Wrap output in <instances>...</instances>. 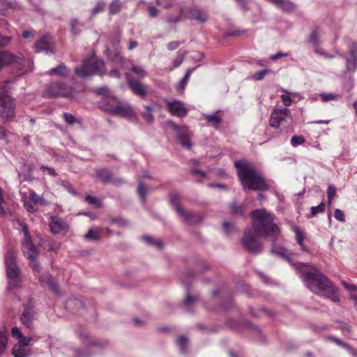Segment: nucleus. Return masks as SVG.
Instances as JSON below:
<instances>
[{
	"mask_svg": "<svg viewBox=\"0 0 357 357\" xmlns=\"http://www.w3.org/2000/svg\"><path fill=\"white\" fill-rule=\"evenodd\" d=\"M254 232L248 229L244 233L242 243L244 247L252 253H260L263 245L257 236L270 238L273 241L271 252L278 257L286 259L294 266L297 273L303 280L305 286L313 293L331 299L335 303L340 301L337 289L320 271L314 266L301 262L294 263L287 249L275 248V241L278 239L280 230L274 222L273 215L266 209H257L251 213Z\"/></svg>",
	"mask_w": 357,
	"mask_h": 357,
	"instance_id": "nucleus-1",
	"label": "nucleus"
},
{
	"mask_svg": "<svg viewBox=\"0 0 357 357\" xmlns=\"http://www.w3.org/2000/svg\"><path fill=\"white\" fill-rule=\"evenodd\" d=\"M235 167L237 169L238 178L244 189L252 190H266L268 187L255 165L243 160L236 161Z\"/></svg>",
	"mask_w": 357,
	"mask_h": 357,
	"instance_id": "nucleus-2",
	"label": "nucleus"
},
{
	"mask_svg": "<svg viewBox=\"0 0 357 357\" xmlns=\"http://www.w3.org/2000/svg\"><path fill=\"white\" fill-rule=\"evenodd\" d=\"M106 73V67L102 59L92 56L84 60L80 68H75V73L80 77L84 78L93 75H102Z\"/></svg>",
	"mask_w": 357,
	"mask_h": 357,
	"instance_id": "nucleus-3",
	"label": "nucleus"
},
{
	"mask_svg": "<svg viewBox=\"0 0 357 357\" xmlns=\"http://www.w3.org/2000/svg\"><path fill=\"white\" fill-rule=\"evenodd\" d=\"M16 250L10 249L5 254L6 273L9 279L7 291H10L17 287L20 283L19 268L16 264Z\"/></svg>",
	"mask_w": 357,
	"mask_h": 357,
	"instance_id": "nucleus-4",
	"label": "nucleus"
},
{
	"mask_svg": "<svg viewBox=\"0 0 357 357\" xmlns=\"http://www.w3.org/2000/svg\"><path fill=\"white\" fill-rule=\"evenodd\" d=\"M101 108L109 114L127 118L132 121L137 120V116L130 105L121 104L115 99H112L110 101L104 100Z\"/></svg>",
	"mask_w": 357,
	"mask_h": 357,
	"instance_id": "nucleus-5",
	"label": "nucleus"
},
{
	"mask_svg": "<svg viewBox=\"0 0 357 357\" xmlns=\"http://www.w3.org/2000/svg\"><path fill=\"white\" fill-rule=\"evenodd\" d=\"M293 122L289 109L287 107L274 108L271 114L269 125L276 129L289 128Z\"/></svg>",
	"mask_w": 357,
	"mask_h": 357,
	"instance_id": "nucleus-6",
	"label": "nucleus"
},
{
	"mask_svg": "<svg viewBox=\"0 0 357 357\" xmlns=\"http://www.w3.org/2000/svg\"><path fill=\"white\" fill-rule=\"evenodd\" d=\"M15 100L3 89L0 91V117L3 121H10L15 116Z\"/></svg>",
	"mask_w": 357,
	"mask_h": 357,
	"instance_id": "nucleus-7",
	"label": "nucleus"
},
{
	"mask_svg": "<svg viewBox=\"0 0 357 357\" xmlns=\"http://www.w3.org/2000/svg\"><path fill=\"white\" fill-rule=\"evenodd\" d=\"M43 96L45 98H70L72 96V89L64 82H54L46 86Z\"/></svg>",
	"mask_w": 357,
	"mask_h": 357,
	"instance_id": "nucleus-8",
	"label": "nucleus"
},
{
	"mask_svg": "<svg viewBox=\"0 0 357 357\" xmlns=\"http://www.w3.org/2000/svg\"><path fill=\"white\" fill-rule=\"evenodd\" d=\"M17 222L21 226L22 230L24 234V238L22 245V252L26 259L33 261L36 258L38 254V250L31 241V235L26 225L20 221H17Z\"/></svg>",
	"mask_w": 357,
	"mask_h": 357,
	"instance_id": "nucleus-9",
	"label": "nucleus"
},
{
	"mask_svg": "<svg viewBox=\"0 0 357 357\" xmlns=\"http://www.w3.org/2000/svg\"><path fill=\"white\" fill-rule=\"evenodd\" d=\"M20 61L26 63L28 64L26 67L24 66L21 68L22 73H24L32 70L31 62L29 61L24 60L21 57H17L13 54L8 51L0 52V70L5 66L10 65L14 63H20Z\"/></svg>",
	"mask_w": 357,
	"mask_h": 357,
	"instance_id": "nucleus-10",
	"label": "nucleus"
},
{
	"mask_svg": "<svg viewBox=\"0 0 357 357\" xmlns=\"http://www.w3.org/2000/svg\"><path fill=\"white\" fill-rule=\"evenodd\" d=\"M170 204L174 208L177 214L186 222L194 223L198 220L197 216L192 212H185L179 204V197L176 193H172L169 199Z\"/></svg>",
	"mask_w": 357,
	"mask_h": 357,
	"instance_id": "nucleus-11",
	"label": "nucleus"
},
{
	"mask_svg": "<svg viewBox=\"0 0 357 357\" xmlns=\"http://www.w3.org/2000/svg\"><path fill=\"white\" fill-rule=\"evenodd\" d=\"M36 312L31 300H29L24 305V310L20 316V321L29 329H33V321L36 319Z\"/></svg>",
	"mask_w": 357,
	"mask_h": 357,
	"instance_id": "nucleus-12",
	"label": "nucleus"
},
{
	"mask_svg": "<svg viewBox=\"0 0 357 357\" xmlns=\"http://www.w3.org/2000/svg\"><path fill=\"white\" fill-rule=\"evenodd\" d=\"M173 129L176 131L177 138L182 146L190 149L192 144L190 143V132L186 127H178L174 123H171Z\"/></svg>",
	"mask_w": 357,
	"mask_h": 357,
	"instance_id": "nucleus-13",
	"label": "nucleus"
},
{
	"mask_svg": "<svg viewBox=\"0 0 357 357\" xmlns=\"http://www.w3.org/2000/svg\"><path fill=\"white\" fill-rule=\"evenodd\" d=\"M128 85L135 95L144 98L146 95V87L138 79L132 77L128 73H126Z\"/></svg>",
	"mask_w": 357,
	"mask_h": 357,
	"instance_id": "nucleus-14",
	"label": "nucleus"
},
{
	"mask_svg": "<svg viewBox=\"0 0 357 357\" xmlns=\"http://www.w3.org/2000/svg\"><path fill=\"white\" fill-rule=\"evenodd\" d=\"M167 105L168 110L174 116L183 117L188 114V109L185 108L184 103L180 100L167 101Z\"/></svg>",
	"mask_w": 357,
	"mask_h": 357,
	"instance_id": "nucleus-15",
	"label": "nucleus"
},
{
	"mask_svg": "<svg viewBox=\"0 0 357 357\" xmlns=\"http://www.w3.org/2000/svg\"><path fill=\"white\" fill-rule=\"evenodd\" d=\"M35 52L37 53L45 52L47 54L53 53V44L51 37L48 35L43 36L34 44Z\"/></svg>",
	"mask_w": 357,
	"mask_h": 357,
	"instance_id": "nucleus-16",
	"label": "nucleus"
},
{
	"mask_svg": "<svg viewBox=\"0 0 357 357\" xmlns=\"http://www.w3.org/2000/svg\"><path fill=\"white\" fill-rule=\"evenodd\" d=\"M50 227L51 231L55 234L66 230L68 225L59 217H51L50 220Z\"/></svg>",
	"mask_w": 357,
	"mask_h": 357,
	"instance_id": "nucleus-17",
	"label": "nucleus"
},
{
	"mask_svg": "<svg viewBox=\"0 0 357 357\" xmlns=\"http://www.w3.org/2000/svg\"><path fill=\"white\" fill-rule=\"evenodd\" d=\"M97 177L104 183H108L112 181L114 185H119L123 182L121 178L112 179L111 172L107 169H101L97 170Z\"/></svg>",
	"mask_w": 357,
	"mask_h": 357,
	"instance_id": "nucleus-18",
	"label": "nucleus"
},
{
	"mask_svg": "<svg viewBox=\"0 0 357 357\" xmlns=\"http://www.w3.org/2000/svg\"><path fill=\"white\" fill-rule=\"evenodd\" d=\"M187 12L190 20H196L199 23H205L208 20V15L204 10L197 8H189Z\"/></svg>",
	"mask_w": 357,
	"mask_h": 357,
	"instance_id": "nucleus-19",
	"label": "nucleus"
},
{
	"mask_svg": "<svg viewBox=\"0 0 357 357\" xmlns=\"http://www.w3.org/2000/svg\"><path fill=\"white\" fill-rule=\"evenodd\" d=\"M76 334L79 337L82 344L86 346H96L98 344L97 341L93 337L89 336V333L84 328L77 329Z\"/></svg>",
	"mask_w": 357,
	"mask_h": 357,
	"instance_id": "nucleus-20",
	"label": "nucleus"
},
{
	"mask_svg": "<svg viewBox=\"0 0 357 357\" xmlns=\"http://www.w3.org/2000/svg\"><path fill=\"white\" fill-rule=\"evenodd\" d=\"M341 57L346 61L344 75L346 76L353 75L357 68V60L351 57L349 58L346 54H342Z\"/></svg>",
	"mask_w": 357,
	"mask_h": 357,
	"instance_id": "nucleus-21",
	"label": "nucleus"
},
{
	"mask_svg": "<svg viewBox=\"0 0 357 357\" xmlns=\"http://www.w3.org/2000/svg\"><path fill=\"white\" fill-rule=\"evenodd\" d=\"M39 281L43 285H47L56 294L59 293V288L56 282H54L52 276L48 273H44L39 276Z\"/></svg>",
	"mask_w": 357,
	"mask_h": 357,
	"instance_id": "nucleus-22",
	"label": "nucleus"
},
{
	"mask_svg": "<svg viewBox=\"0 0 357 357\" xmlns=\"http://www.w3.org/2000/svg\"><path fill=\"white\" fill-rule=\"evenodd\" d=\"M70 70L64 63H60L55 68H52L49 72V75H58L63 77H67L68 76Z\"/></svg>",
	"mask_w": 357,
	"mask_h": 357,
	"instance_id": "nucleus-23",
	"label": "nucleus"
},
{
	"mask_svg": "<svg viewBox=\"0 0 357 357\" xmlns=\"http://www.w3.org/2000/svg\"><path fill=\"white\" fill-rule=\"evenodd\" d=\"M102 229L98 227L90 229L84 235V238L87 241H97L101 238Z\"/></svg>",
	"mask_w": 357,
	"mask_h": 357,
	"instance_id": "nucleus-24",
	"label": "nucleus"
},
{
	"mask_svg": "<svg viewBox=\"0 0 357 357\" xmlns=\"http://www.w3.org/2000/svg\"><path fill=\"white\" fill-rule=\"evenodd\" d=\"M194 70H195V68H190L186 71L183 77L181 79L179 83H178V84L176 85V90L178 92H181V93L183 92L185 86L187 85L188 82H189L190 75L193 73Z\"/></svg>",
	"mask_w": 357,
	"mask_h": 357,
	"instance_id": "nucleus-25",
	"label": "nucleus"
},
{
	"mask_svg": "<svg viewBox=\"0 0 357 357\" xmlns=\"http://www.w3.org/2000/svg\"><path fill=\"white\" fill-rule=\"evenodd\" d=\"M187 54V52L184 50H179L177 52V55L176 58L172 61V65L169 68V70L172 71L181 66L183 63L185 56Z\"/></svg>",
	"mask_w": 357,
	"mask_h": 357,
	"instance_id": "nucleus-26",
	"label": "nucleus"
},
{
	"mask_svg": "<svg viewBox=\"0 0 357 357\" xmlns=\"http://www.w3.org/2000/svg\"><path fill=\"white\" fill-rule=\"evenodd\" d=\"M217 112L212 114H204V117L207 122L213 127L217 128L220 124L222 119L217 115Z\"/></svg>",
	"mask_w": 357,
	"mask_h": 357,
	"instance_id": "nucleus-27",
	"label": "nucleus"
},
{
	"mask_svg": "<svg viewBox=\"0 0 357 357\" xmlns=\"http://www.w3.org/2000/svg\"><path fill=\"white\" fill-rule=\"evenodd\" d=\"M188 342V338L185 335L179 336L176 339V345L183 354H186L188 352L187 346Z\"/></svg>",
	"mask_w": 357,
	"mask_h": 357,
	"instance_id": "nucleus-28",
	"label": "nucleus"
},
{
	"mask_svg": "<svg viewBox=\"0 0 357 357\" xmlns=\"http://www.w3.org/2000/svg\"><path fill=\"white\" fill-rule=\"evenodd\" d=\"M29 199L34 204L40 206H47L49 202L46 201L43 197L38 195L36 192L31 191L29 194Z\"/></svg>",
	"mask_w": 357,
	"mask_h": 357,
	"instance_id": "nucleus-29",
	"label": "nucleus"
},
{
	"mask_svg": "<svg viewBox=\"0 0 357 357\" xmlns=\"http://www.w3.org/2000/svg\"><path fill=\"white\" fill-rule=\"evenodd\" d=\"M8 343V332L5 328L0 331V356L4 352Z\"/></svg>",
	"mask_w": 357,
	"mask_h": 357,
	"instance_id": "nucleus-30",
	"label": "nucleus"
},
{
	"mask_svg": "<svg viewBox=\"0 0 357 357\" xmlns=\"http://www.w3.org/2000/svg\"><path fill=\"white\" fill-rule=\"evenodd\" d=\"M12 354L15 357H27L30 355V351L26 347L16 348V344L13 347Z\"/></svg>",
	"mask_w": 357,
	"mask_h": 357,
	"instance_id": "nucleus-31",
	"label": "nucleus"
},
{
	"mask_svg": "<svg viewBox=\"0 0 357 357\" xmlns=\"http://www.w3.org/2000/svg\"><path fill=\"white\" fill-rule=\"evenodd\" d=\"M122 8L121 0H113L109 6V13L111 15L118 14Z\"/></svg>",
	"mask_w": 357,
	"mask_h": 357,
	"instance_id": "nucleus-32",
	"label": "nucleus"
},
{
	"mask_svg": "<svg viewBox=\"0 0 357 357\" xmlns=\"http://www.w3.org/2000/svg\"><path fill=\"white\" fill-rule=\"evenodd\" d=\"M109 59L114 63L116 64L123 65L125 62L124 57L121 55L120 52L115 51L114 53H110L108 54Z\"/></svg>",
	"mask_w": 357,
	"mask_h": 357,
	"instance_id": "nucleus-33",
	"label": "nucleus"
},
{
	"mask_svg": "<svg viewBox=\"0 0 357 357\" xmlns=\"http://www.w3.org/2000/svg\"><path fill=\"white\" fill-rule=\"evenodd\" d=\"M131 71L137 75L139 78L143 79L147 76V72L140 66L132 65L130 68Z\"/></svg>",
	"mask_w": 357,
	"mask_h": 357,
	"instance_id": "nucleus-34",
	"label": "nucleus"
},
{
	"mask_svg": "<svg viewBox=\"0 0 357 357\" xmlns=\"http://www.w3.org/2000/svg\"><path fill=\"white\" fill-rule=\"evenodd\" d=\"M196 298L192 297L190 295V294L188 292L186 295V298L183 301V305L185 308V310L187 312H191L192 311V307L195 303Z\"/></svg>",
	"mask_w": 357,
	"mask_h": 357,
	"instance_id": "nucleus-35",
	"label": "nucleus"
},
{
	"mask_svg": "<svg viewBox=\"0 0 357 357\" xmlns=\"http://www.w3.org/2000/svg\"><path fill=\"white\" fill-rule=\"evenodd\" d=\"M144 108L145 111L142 113V117L146 121L151 123L154 119L153 109L150 105H146L144 106Z\"/></svg>",
	"mask_w": 357,
	"mask_h": 357,
	"instance_id": "nucleus-36",
	"label": "nucleus"
},
{
	"mask_svg": "<svg viewBox=\"0 0 357 357\" xmlns=\"http://www.w3.org/2000/svg\"><path fill=\"white\" fill-rule=\"evenodd\" d=\"M142 239L148 244L156 247L158 248H162L163 245L162 243L154 238L149 236H144Z\"/></svg>",
	"mask_w": 357,
	"mask_h": 357,
	"instance_id": "nucleus-37",
	"label": "nucleus"
},
{
	"mask_svg": "<svg viewBox=\"0 0 357 357\" xmlns=\"http://www.w3.org/2000/svg\"><path fill=\"white\" fill-rule=\"evenodd\" d=\"M183 14V10H180V15H174L172 14L167 15L165 16V21L169 24H177L181 20V16Z\"/></svg>",
	"mask_w": 357,
	"mask_h": 357,
	"instance_id": "nucleus-38",
	"label": "nucleus"
},
{
	"mask_svg": "<svg viewBox=\"0 0 357 357\" xmlns=\"http://www.w3.org/2000/svg\"><path fill=\"white\" fill-rule=\"evenodd\" d=\"M271 73V70L268 69V68H265L264 70H259V71H257L255 73H253L250 77L251 79H254V80H257V81H259V80H261L264 78V77L269 74Z\"/></svg>",
	"mask_w": 357,
	"mask_h": 357,
	"instance_id": "nucleus-39",
	"label": "nucleus"
},
{
	"mask_svg": "<svg viewBox=\"0 0 357 357\" xmlns=\"http://www.w3.org/2000/svg\"><path fill=\"white\" fill-rule=\"evenodd\" d=\"M105 7V3L104 1H98L94 8L91 10L90 17L92 18L96 16L97 14L102 12Z\"/></svg>",
	"mask_w": 357,
	"mask_h": 357,
	"instance_id": "nucleus-40",
	"label": "nucleus"
},
{
	"mask_svg": "<svg viewBox=\"0 0 357 357\" xmlns=\"http://www.w3.org/2000/svg\"><path fill=\"white\" fill-rule=\"evenodd\" d=\"M230 212L232 215L237 216H243L244 214L243 207L237 205L236 202H233L230 205Z\"/></svg>",
	"mask_w": 357,
	"mask_h": 357,
	"instance_id": "nucleus-41",
	"label": "nucleus"
},
{
	"mask_svg": "<svg viewBox=\"0 0 357 357\" xmlns=\"http://www.w3.org/2000/svg\"><path fill=\"white\" fill-rule=\"evenodd\" d=\"M321 99L323 102H328L331 100H337L339 99L340 96L332 93H320Z\"/></svg>",
	"mask_w": 357,
	"mask_h": 357,
	"instance_id": "nucleus-42",
	"label": "nucleus"
},
{
	"mask_svg": "<svg viewBox=\"0 0 357 357\" xmlns=\"http://www.w3.org/2000/svg\"><path fill=\"white\" fill-rule=\"evenodd\" d=\"M63 119L65 122L69 125L73 126L75 123H80L79 121L77 119L73 114L70 113L65 112L63 114Z\"/></svg>",
	"mask_w": 357,
	"mask_h": 357,
	"instance_id": "nucleus-43",
	"label": "nucleus"
},
{
	"mask_svg": "<svg viewBox=\"0 0 357 357\" xmlns=\"http://www.w3.org/2000/svg\"><path fill=\"white\" fill-rule=\"evenodd\" d=\"M305 142V138L301 135H294L291 137L290 143L293 147H297Z\"/></svg>",
	"mask_w": 357,
	"mask_h": 357,
	"instance_id": "nucleus-44",
	"label": "nucleus"
},
{
	"mask_svg": "<svg viewBox=\"0 0 357 357\" xmlns=\"http://www.w3.org/2000/svg\"><path fill=\"white\" fill-rule=\"evenodd\" d=\"M70 31L71 33L77 36L80 33V29H79V24L77 19H72L70 22Z\"/></svg>",
	"mask_w": 357,
	"mask_h": 357,
	"instance_id": "nucleus-45",
	"label": "nucleus"
},
{
	"mask_svg": "<svg viewBox=\"0 0 357 357\" xmlns=\"http://www.w3.org/2000/svg\"><path fill=\"white\" fill-rule=\"evenodd\" d=\"M24 206L27 211L30 213H34L37 211L38 208L36 204L33 203V202L29 198V199L25 200L24 202Z\"/></svg>",
	"mask_w": 357,
	"mask_h": 357,
	"instance_id": "nucleus-46",
	"label": "nucleus"
},
{
	"mask_svg": "<svg viewBox=\"0 0 357 357\" xmlns=\"http://www.w3.org/2000/svg\"><path fill=\"white\" fill-rule=\"evenodd\" d=\"M32 338L30 337H26L22 335L18 341V343L16 344V348H19L20 347H27L30 344Z\"/></svg>",
	"mask_w": 357,
	"mask_h": 357,
	"instance_id": "nucleus-47",
	"label": "nucleus"
},
{
	"mask_svg": "<svg viewBox=\"0 0 357 357\" xmlns=\"http://www.w3.org/2000/svg\"><path fill=\"white\" fill-rule=\"evenodd\" d=\"M308 41L314 45H317L319 43V33L317 30L311 32Z\"/></svg>",
	"mask_w": 357,
	"mask_h": 357,
	"instance_id": "nucleus-48",
	"label": "nucleus"
},
{
	"mask_svg": "<svg viewBox=\"0 0 357 357\" xmlns=\"http://www.w3.org/2000/svg\"><path fill=\"white\" fill-rule=\"evenodd\" d=\"M282 91L287 93V94H282L280 96V98H281L284 105L286 107H289L292 104V102H293L292 99L289 96V92L286 89H282Z\"/></svg>",
	"mask_w": 357,
	"mask_h": 357,
	"instance_id": "nucleus-49",
	"label": "nucleus"
},
{
	"mask_svg": "<svg viewBox=\"0 0 357 357\" xmlns=\"http://www.w3.org/2000/svg\"><path fill=\"white\" fill-rule=\"evenodd\" d=\"M324 209L325 205L324 203L321 202L316 206L311 207V215L312 216H315L317 213L324 212Z\"/></svg>",
	"mask_w": 357,
	"mask_h": 357,
	"instance_id": "nucleus-50",
	"label": "nucleus"
},
{
	"mask_svg": "<svg viewBox=\"0 0 357 357\" xmlns=\"http://www.w3.org/2000/svg\"><path fill=\"white\" fill-rule=\"evenodd\" d=\"M158 6H161L164 8H170L173 6L172 0H156Z\"/></svg>",
	"mask_w": 357,
	"mask_h": 357,
	"instance_id": "nucleus-51",
	"label": "nucleus"
},
{
	"mask_svg": "<svg viewBox=\"0 0 357 357\" xmlns=\"http://www.w3.org/2000/svg\"><path fill=\"white\" fill-rule=\"evenodd\" d=\"M137 192L139 196L140 197L142 202H144L146 199V189L145 186L142 182L139 183V185L137 188Z\"/></svg>",
	"mask_w": 357,
	"mask_h": 357,
	"instance_id": "nucleus-52",
	"label": "nucleus"
},
{
	"mask_svg": "<svg viewBox=\"0 0 357 357\" xmlns=\"http://www.w3.org/2000/svg\"><path fill=\"white\" fill-rule=\"evenodd\" d=\"M334 217L335 218L341 222H345V215H344V212L340 210V209H338V208H336L334 211Z\"/></svg>",
	"mask_w": 357,
	"mask_h": 357,
	"instance_id": "nucleus-53",
	"label": "nucleus"
},
{
	"mask_svg": "<svg viewBox=\"0 0 357 357\" xmlns=\"http://www.w3.org/2000/svg\"><path fill=\"white\" fill-rule=\"evenodd\" d=\"M12 40L10 36H3L0 33V48L7 46Z\"/></svg>",
	"mask_w": 357,
	"mask_h": 357,
	"instance_id": "nucleus-54",
	"label": "nucleus"
},
{
	"mask_svg": "<svg viewBox=\"0 0 357 357\" xmlns=\"http://www.w3.org/2000/svg\"><path fill=\"white\" fill-rule=\"evenodd\" d=\"M295 232H296V240L297 243L299 245L304 244L303 241H304L305 236L302 234L301 230L298 227H296Z\"/></svg>",
	"mask_w": 357,
	"mask_h": 357,
	"instance_id": "nucleus-55",
	"label": "nucleus"
},
{
	"mask_svg": "<svg viewBox=\"0 0 357 357\" xmlns=\"http://www.w3.org/2000/svg\"><path fill=\"white\" fill-rule=\"evenodd\" d=\"M295 232H296V240L297 243L299 245L304 244L303 241H304L305 236L302 234L301 230L298 227H296Z\"/></svg>",
	"mask_w": 357,
	"mask_h": 357,
	"instance_id": "nucleus-56",
	"label": "nucleus"
},
{
	"mask_svg": "<svg viewBox=\"0 0 357 357\" xmlns=\"http://www.w3.org/2000/svg\"><path fill=\"white\" fill-rule=\"evenodd\" d=\"M93 91L97 94V95H100V96H107L109 92V90L107 87L106 86H101V87H98V88H96L94 89Z\"/></svg>",
	"mask_w": 357,
	"mask_h": 357,
	"instance_id": "nucleus-57",
	"label": "nucleus"
},
{
	"mask_svg": "<svg viewBox=\"0 0 357 357\" xmlns=\"http://www.w3.org/2000/svg\"><path fill=\"white\" fill-rule=\"evenodd\" d=\"M349 55L351 58L357 60V43H353L349 47Z\"/></svg>",
	"mask_w": 357,
	"mask_h": 357,
	"instance_id": "nucleus-58",
	"label": "nucleus"
},
{
	"mask_svg": "<svg viewBox=\"0 0 357 357\" xmlns=\"http://www.w3.org/2000/svg\"><path fill=\"white\" fill-rule=\"evenodd\" d=\"M336 188L333 185H330L327 190V198L333 199L336 195Z\"/></svg>",
	"mask_w": 357,
	"mask_h": 357,
	"instance_id": "nucleus-59",
	"label": "nucleus"
},
{
	"mask_svg": "<svg viewBox=\"0 0 357 357\" xmlns=\"http://www.w3.org/2000/svg\"><path fill=\"white\" fill-rule=\"evenodd\" d=\"M344 348L348 351V353L353 357H357V351L350 344H346Z\"/></svg>",
	"mask_w": 357,
	"mask_h": 357,
	"instance_id": "nucleus-60",
	"label": "nucleus"
},
{
	"mask_svg": "<svg viewBox=\"0 0 357 357\" xmlns=\"http://www.w3.org/2000/svg\"><path fill=\"white\" fill-rule=\"evenodd\" d=\"M148 13L150 17H155L159 15V10L155 6H149Z\"/></svg>",
	"mask_w": 357,
	"mask_h": 357,
	"instance_id": "nucleus-61",
	"label": "nucleus"
},
{
	"mask_svg": "<svg viewBox=\"0 0 357 357\" xmlns=\"http://www.w3.org/2000/svg\"><path fill=\"white\" fill-rule=\"evenodd\" d=\"M121 33L119 32H116L113 35V36L111 39V43H112V45L114 46L116 45H119L121 42Z\"/></svg>",
	"mask_w": 357,
	"mask_h": 357,
	"instance_id": "nucleus-62",
	"label": "nucleus"
},
{
	"mask_svg": "<svg viewBox=\"0 0 357 357\" xmlns=\"http://www.w3.org/2000/svg\"><path fill=\"white\" fill-rule=\"evenodd\" d=\"M223 229L225 234H229L234 229V225L229 222H224Z\"/></svg>",
	"mask_w": 357,
	"mask_h": 357,
	"instance_id": "nucleus-63",
	"label": "nucleus"
},
{
	"mask_svg": "<svg viewBox=\"0 0 357 357\" xmlns=\"http://www.w3.org/2000/svg\"><path fill=\"white\" fill-rule=\"evenodd\" d=\"M74 357H90L89 352H86L80 349L75 351Z\"/></svg>",
	"mask_w": 357,
	"mask_h": 357,
	"instance_id": "nucleus-64",
	"label": "nucleus"
}]
</instances>
